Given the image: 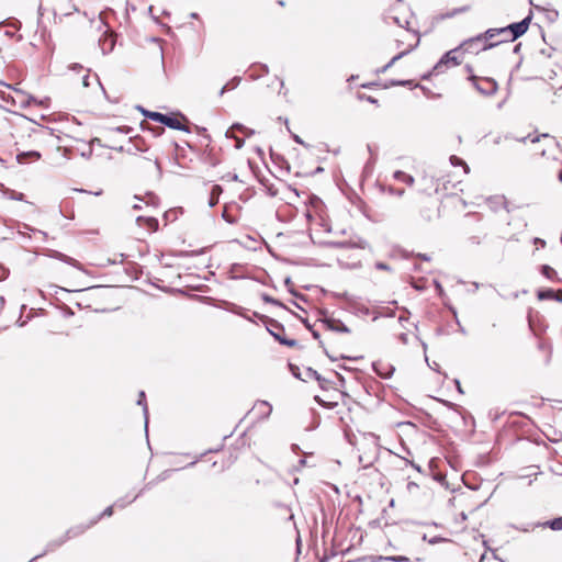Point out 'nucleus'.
Here are the masks:
<instances>
[{
  "label": "nucleus",
  "mask_w": 562,
  "mask_h": 562,
  "mask_svg": "<svg viewBox=\"0 0 562 562\" xmlns=\"http://www.w3.org/2000/svg\"><path fill=\"white\" fill-rule=\"evenodd\" d=\"M497 35H504L502 27L488 29L483 34H479L472 38L465 40L461 44V46L464 47V52H473L472 45H474V44L481 45L482 44V49L487 50V49H491L504 42V40L494 42V43L488 42L490 40H493Z\"/></svg>",
  "instance_id": "nucleus-1"
},
{
  "label": "nucleus",
  "mask_w": 562,
  "mask_h": 562,
  "mask_svg": "<svg viewBox=\"0 0 562 562\" xmlns=\"http://www.w3.org/2000/svg\"><path fill=\"white\" fill-rule=\"evenodd\" d=\"M157 123L162 124L171 130L182 131L190 133V128L184 124L188 123V117L181 112L162 113L161 115H155Z\"/></svg>",
  "instance_id": "nucleus-2"
},
{
  "label": "nucleus",
  "mask_w": 562,
  "mask_h": 562,
  "mask_svg": "<svg viewBox=\"0 0 562 562\" xmlns=\"http://www.w3.org/2000/svg\"><path fill=\"white\" fill-rule=\"evenodd\" d=\"M531 20L532 13L529 12V14L525 16L521 21L514 22L508 24L507 26L502 27L504 35H510V37L508 40L505 38L504 42H514L517 38L521 37L528 31Z\"/></svg>",
  "instance_id": "nucleus-3"
},
{
  "label": "nucleus",
  "mask_w": 562,
  "mask_h": 562,
  "mask_svg": "<svg viewBox=\"0 0 562 562\" xmlns=\"http://www.w3.org/2000/svg\"><path fill=\"white\" fill-rule=\"evenodd\" d=\"M468 79L472 82L476 91L482 95L490 97L497 92L498 83L493 78L471 75Z\"/></svg>",
  "instance_id": "nucleus-4"
},
{
  "label": "nucleus",
  "mask_w": 562,
  "mask_h": 562,
  "mask_svg": "<svg viewBox=\"0 0 562 562\" xmlns=\"http://www.w3.org/2000/svg\"><path fill=\"white\" fill-rule=\"evenodd\" d=\"M460 49L464 50V47L460 45L459 47L446 52L434 66V71L443 72L450 66H458L461 63L458 55Z\"/></svg>",
  "instance_id": "nucleus-5"
},
{
  "label": "nucleus",
  "mask_w": 562,
  "mask_h": 562,
  "mask_svg": "<svg viewBox=\"0 0 562 562\" xmlns=\"http://www.w3.org/2000/svg\"><path fill=\"white\" fill-rule=\"evenodd\" d=\"M321 314L322 317L319 318V322L325 326L327 330L339 334H349L351 331L342 321L328 315L326 310H323Z\"/></svg>",
  "instance_id": "nucleus-6"
},
{
  "label": "nucleus",
  "mask_w": 562,
  "mask_h": 562,
  "mask_svg": "<svg viewBox=\"0 0 562 562\" xmlns=\"http://www.w3.org/2000/svg\"><path fill=\"white\" fill-rule=\"evenodd\" d=\"M324 247L333 248V249H350V248H366L367 243L362 239H359L358 243L351 241V240H342V241H336V240H328L324 241L322 244Z\"/></svg>",
  "instance_id": "nucleus-7"
},
{
  "label": "nucleus",
  "mask_w": 562,
  "mask_h": 562,
  "mask_svg": "<svg viewBox=\"0 0 562 562\" xmlns=\"http://www.w3.org/2000/svg\"><path fill=\"white\" fill-rule=\"evenodd\" d=\"M372 369L374 373L382 379H390L395 371V367L393 364L384 363L382 361H374L372 363Z\"/></svg>",
  "instance_id": "nucleus-8"
},
{
  "label": "nucleus",
  "mask_w": 562,
  "mask_h": 562,
  "mask_svg": "<svg viewBox=\"0 0 562 562\" xmlns=\"http://www.w3.org/2000/svg\"><path fill=\"white\" fill-rule=\"evenodd\" d=\"M67 541H68V539H66L65 535H63L61 537H59L57 539L49 540L46 543L44 551L42 553L35 555L29 562H33V561H35V560H37L40 558H43V557H45L49 552H54L55 550H57L59 547H61Z\"/></svg>",
  "instance_id": "nucleus-9"
},
{
  "label": "nucleus",
  "mask_w": 562,
  "mask_h": 562,
  "mask_svg": "<svg viewBox=\"0 0 562 562\" xmlns=\"http://www.w3.org/2000/svg\"><path fill=\"white\" fill-rule=\"evenodd\" d=\"M254 316L259 318L266 325V328L269 334H270V330H272V328H278L279 330H282V333L285 330L284 325L274 318H271V317L260 314L258 312H254Z\"/></svg>",
  "instance_id": "nucleus-10"
},
{
  "label": "nucleus",
  "mask_w": 562,
  "mask_h": 562,
  "mask_svg": "<svg viewBox=\"0 0 562 562\" xmlns=\"http://www.w3.org/2000/svg\"><path fill=\"white\" fill-rule=\"evenodd\" d=\"M99 46L103 55L110 54L115 46V40L113 35L105 32L99 40Z\"/></svg>",
  "instance_id": "nucleus-11"
},
{
  "label": "nucleus",
  "mask_w": 562,
  "mask_h": 562,
  "mask_svg": "<svg viewBox=\"0 0 562 562\" xmlns=\"http://www.w3.org/2000/svg\"><path fill=\"white\" fill-rule=\"evenodd\" d=\"M49 256L52 258H54V259H57V260L63 261V262H65V263H67L69 266H72V267H75V268H77L79 270H82V266H81V263L78 260H76L75 258L69 257V256H67V255H65V254H63V252H60L58 250H50V255Z\"/></svg>",
  "instance_id": "nucleus-12"
},
{
  "label": "nucleus",
  "mask_w": 562,
  "mask_h": 562,
  "mask_svg": "<svg viewBox=\"0 0 562 562\" xmlns=\"http://www.w3.org/2000/svg\"><path fill=\"white\" fill-rule=\"evenodd\" d=\"M91 527L92 526H90V521L86 525L85 524L76 525V526H72L69 529H67L64 535H65L66 539L70 540L72 538H77V537L81 536Z\"/></svg>",
  "instance_id": "nucleus-13"
},
{
  "label": "nucleus",
  "mask_w": 562,
  "mask_h": 562,
  "mask_svg": "<svg viewBox=\"0 0 562 562\" xmlns=\"http://www.w3.org/2000/svg\"><path fill=\"white\" fill-rule=\"evenodd\" d=\"M42 157L41 153L37 150H29V151H21L16 155V160L19 164H27L31 160H40Z\"/></svg>",
  "instance_id": "nucleus-14"
},
{
  "label": "nucleus",
  "mask_w": 562,
  "mask_h": 562,
  "mask_svg": "<svg viewBox=\"0 0 562 562\" xmlns=\"http://www.w3.org/2000/svg\"><path fill=\"white\" fill-rule=\"evenodd\" d=\"M418 43H419V41H417L416 45L411 46L408 49L403 50V52L398 53L397 55H395L386 65H384L382 68L378 69L376 74L386 72L396 61H398L404 56H406L409 52H412L418 45Z\"/></svg>",
  "instance_id": "nucleus-15"
},
{
  "label": "nucleus",
  "mask_w": 562,
  "mask_h": 562,
  "mask_svg": "<svg viewBox=\"0 0 562 562\" xmlns=\"http://www.w3.org/2000/svg\"><path fill=\"white\" fill-rule=\"evenodd\" d=\"M270 335L274 338L276 341H278L282 346H286L290 348H294V347L299 346V341L296 339L286 338L285 336L281 335L280 333L270 330Z\"/></svg>",
  "instance_id": "nucleus-16"
},
{
  "label": "nucleus",
  "mask_w": 562,
  "mask_h": 562,
  "mask_svg": "<svg viewBox=\"0 0 562 562\" xmlns=\"http://www.w3.org/2000/svg\"><path fill=\"white\" fill-rule=\"evenodd\" d=\"M251 70L252 72L250 75V78L252 80H257L269 72V67L266 64L258 63L251 65Z\"/></svg>",
  "instance_id": "nucleus-17"
},
{
  "label": "nucleus",
  "mask_w": 562,
  "mask_h": 562,
  "mask_svg": "<svg viewBox=\"0 0 562 562\" xmlns=\"http://www.w3.org/2000/svg\"><path fill=\"white\" fill-rule=\"evenodd\" d=\"M537 527L550 528L552 530H562V516L547 520L544 522H538Z\"/></svg>",
  "instance_id": "nucleus-18"
},
{
  "label": "nucleus",
  "mask_w": 562,
  "mask_h": 562,
  "mask_svg": "<svg viewBox=\"0 0 562 562\" xmlns=\"http://www.w3.org/2000/svg\"><path fill=\"white\" fill-rule=\"evenodd\" d=\"M137 405L143 407V414L145 418V431L148 429V407L146 403V395L144 391H140L138 394Z\"/></svg>",
  "instance_id": "nucleus-19"
},
{
  "label": "nucleus",
  "mask_w": 562,
  "mask_h": 562,
  "mask_svg": "<svg viewBox=\"0 0 562 562\" xmlns=\"http://www.w3.org/2000/svg\"><path fill=\"white\" fill-rule=\"evenodd\" d=\"M223 189L221 186L215 184L211 189L210 199H209V206L214 207L220 200V195L222 193Z\"/></svg>",
  "instance_id": "nucleus-20"
},
{
  "label": "nucleus",
  "mask_w": 562,
  "mask_h": 562,
  "mask_svg": "<svg viewBox=\"0 0 562 562\" xmlns=\"http://www.w3.org/2000/svg\"><path fill=\"white\" fill-rule=\"evenodd\" d=\"M490 207L496 212L499 207H507V201L504 196H493L488 199Z\"/></svg>",
  "instance_id": "nucleus-21"
},
{
  "label": "nucleus",
  "mask_w": 562,
  "mask_h": 562,
  "mask_svg": "<svg viewBox=\"0 0 562 562\" xmlns=\"http://www.w3.org/2000/svg\"><path fill=\"white\" fill-rule=\"evenodd\" d=\"M240 81H241L240 77H238V76L233 77L226 85H224L222 87L218 94L223 95L226 91L236 89L239 86Z\"/></svg>",
  "instance_id": "nucleus-22"
},
{
  "label": "nucleus",
  "mask_w": 562,
  "mask_h": 562,
  "mask_svg": "<svg viewBox=\"0 0 562 562\" xmlns=\"http://www.w3.org/2000/svg\"><path fill=\"white\" fill-rule=\"evenodd\" d=\"M394 178L396 180L403 181L404 183H406L408 186L414 184V181H415L413 176H411L402 170H396L394 172Z\"/></svg>",
  "instance_id": "nucleus-23"
},
{
  "label": "nucleus",
  "mask_w": 562,
  "mask_h": 562,
  "mask_svg": "<svg viewBox=\"0 0 562 562\" xmlns=\"http://www.w3.org/2000/svg\"><path fill=\"white\" fill-rule=\"evenodd\" d=\"M554 290L553 289H550V288H544V289H539L537 291V297L538 300L540 301H543V300H553L554 297Z\"/></svg>",
  "instance_id": "nucleus-24"
},
{
  "label": "nucleus",
  "mask_w": 562,
  "mask_h": 562,
  "mask_svg": "<svg viewBox=\"0 0 562 562\" xmlns=\"http://www.w3.org/2000/svg\"><path fill=\"white\" fill-rule=\"evenodd\" d=\"M261 300L265 303H267V304H272V305H276V306H279V307H282L284 310L290 311L280 300L269 295L268 293H262L261 294Z\"/></svg>",
  "instance_id": "nucleus-25"
},
{
  "label": "nucleus",
  "mask_w": 562,
  "mask_h": 562,
  "mask_svg": "<svg viewBox=\"0 0 562 562\" xmlns=\"http://www.w3.org/2000/svg\"><path fill=\"white\" fill-rule=\"evenodd\" d=\"M113 507H114V505H111V506H108L106 508H104V510L100 515H98L97 517H94L90 520V526L97 525L99 522V520L104 517H111L114 513Z\"/></svg>",
  "instance_id": "nucleus-26"
},
{
  "label": "nucleus",
  "mask_w": 562,
  "mask_h": 562,
  "mask_svg": "<svg viewBox=\"0 0 562 562\" xmlns=\"http://www.w3.org/2000/svg\"><path fill=\"white\" fill-rule=\"evenodd\" d=\"M136 222L138 225H142L143 222H145L147 224V226L150 228V229H156L157 226H158V221L157 218L155 217H146V216H138L136 218Z\"/></svg>",
  "instance_id": "nucleus-27"
},
{
  "label": "nucleus",
  "mask_w": 562,
  "mask_h": 562,
  "mask_svg": "<svg viewBox=\"0 0 562 562\" xmlns=\"http://www.w3.org/2000/svg\"><path fill=\"white\" fill-rule=\"evenodd\" d=\"M540 271L541 274L549 280H554L557 278V271L549 265H542Z\"/></svg>",
  "instance_id": "nucleus-28"
},
{
  "label": "nucleus",
  "mask_w": 562,
  "mask_h": 562,
  "mask_svg": "<svg viewBox=\"0 0 562 562\" xmlns=\"http://www.w3.org/2000/svg\"><path fill=\"white\" fill-rule=\"evenodd\" d=\"M313 338L318 340V344H319V347L323 348L325 355L331 360V361H336L338 358H334L333 356L329 355V352L327 351L326 347L324 346V342L323 340L321 339V334L319 331L315 330L314 328H312V330H310Z\"/></svg>",
  "instance_id": "nucleus-29"
},
{
  "label": "nucleus",
  "mask_w": 562,
  "mask_h": 562,
  "mask_svg": "<svg viewBox=\"0 0 562 562\" xmlns=\"http://www.w3.org/2000/svg\"><path fill=\"white\" fill-rule=\"evenodd\" d=\"M136 109L146 117V119H149L154 122H157V119L155 117V115H161L162 113L161 112H157V111H149L145 108H143L142 105H137Z\"/></svg>",
  "instance_id": "nucleus-30"
},
{
  "label": "nucleus",
  "mask_w": 562,
  "mask_h": 562,
  "mask_svg": "<svg viewBox=\"0 0 562 562\" xmlns=\"http://www.w3.org/2000/svg\"><path fill=\"white\" fill-rule=\"evenodd\" d=\"M135 199L140 200V201H145L146 204H148V205H157V203H158V198L153 192H147L145 194V198H139V196L135 195Z\"/></svg>",
  "instance_id": "nucleus-31"
},
{
  "label": "nucleus",
  "mask_w": 562,
  "mask_h": 562,
  "mask_svg": "<svg viewBox=\"0 0 562 562\" xmlns=\"http://www.w3.org/2000/svg\"><path fill=\"white\" fill-rule=\"evenodd\" d=\"M0 26H8V27H12L14 30H20L22 26V23L18 19L9 18V19L4 20L3 22H1Z\"/></svg>",
  "instance_id": "nucleus-32"
},
{
  "label": "nucleus",
  "mask_w": 562,
  "mask_h": 562,
  "mask_svg": "<svg viewBox=\"0 0 562 562\" xmlns=\"http://www.w3.org/2000/svg\"><path fill=\"white\" fill-rule=\"evenodd\" d=\"M284 123H285V125H289V120H288V119H284ZM286 128H288V131L291 133V137H292V139H293L296 144L302 145V146H303V147H305V148H310V147H311V145H310V144H307V143H305V142H304V140H303V139H302L297 134L292 133V132L290 131L289 126H286Z\"/></svg>",
  "instance_id": "nucleus-33"
},
{
  "label": "nucleus",
  "mask_w": 562,
  "mask_h": 562,
  "mask_svg": "<svg viewBox=\"0 0 562 562\" xmlns=\"http://www.w3.org/2000/svg\"><path fill=\"white\" fill-rule=\"evenodd\" d=\"M311 379H319V373L314 370L313 368L308 367L305 369L304 371V376H303V381L306 382L307 380H311Z\"/></svg>",
  "instance_id": "nucleus-34"
},
{
  "label": "nucleus",
  "mask_w": 562,
  "mask_h": 562,
  "mask_svg": "<svg viewBox=\"0 0 562 562\" xmlns=\"http://www.w3.org/2000/svg\"><path fill=\"white\" fill-rule=\"evenodd\" d=\"M137 497H138V495H135L132 499H127L126 497H121V498L116 499V502L114 503V506H116L119 508H125L128 504L136 501Z\"/></svg>",
  "instance_id": "nucleus-35"
},
{
  "label": "nucleus",
  "mask_w": 562,
  "mask_h": 562,
  "mask_svg": "<svg viewBox=\"0 0 562 562\" xmlns=\"http://www.w3.org/2000/svg\"><path fill=\"white\" fill-rule=\"evenodd\" d=\"M450 161H451V164H452L453 166H463V167H464V169H465V172H467V173L470 171L469 166L467 165V162H465L462 158H460V157H458V156L452 155V156L450 157Z\"/></svg>",
  "instance_id": "nucleus-36"
},
{
  "label": "nucleus",
  "mask_w": 562,
  "mask_h": 562,
  "mask_svg": "<svg viewBox=\"0 0 562 562\" xmlns=\"http://www.w3.org/2000/svg\"><path fill=\"white\" fill-rule=\"evenodd\" d=\"M380 560L391 561V562H408L409 559L405 555H390V557H380Z\"/></svg>",
  "instance_id": "nucleus-37"
},
{
  "label": "nucleus",
  "mask_w": 562,
  "mask_h": 562,
  "mask_svg": "<svg viewBox=\"0 0 562 562\" xmlns=\"http://www.w3.org/2000/svg\"><path fill=\"white\" fill-rule=\"evenodd\" d=\"M548 134H542V135H536V136H532V135H527L525 137H521V138H516V140L518 142H521V143H526V142H531V143H538L540 140V137H547Z\"/></svg>",
  "instance_id": "nucleus-38"
},
{
  "label": "nucleus",
  "mask_w": 562,
  "mask_h": 562,
  "mask_svg": "<svg viewBox=\"0 0 562 562\" xmlns=\"http://www.w3.org/2000/svg\"><path fill=\"white\" fill-rule=\"evenodd\" d=\"M289 370L295 379L303 381V375L301 373L300 368L296 364L290 362Z\"/></svg>",
  "instance_id": "nucleus-39"
},
{
  "label": "nucleus",
  "mask_w": 562,
  "mask_h": 562,
  "mask_svg": "<svg viewBox=\"0 0 562 562\" xmlns=\"http://www.w3.org/2000/svg\"><path fill=\"white\" fill-rule=\"evenodd\" d=\"M140 127L142 130H150L155 136H159L165 132L162 127H151L147 122H142Z\"/></svg>",
  "instance_id": "nucleus-40"
},
{
  "label": "nucleus",
  "mask_w": 562,
  "mask_h": 562,
  "mask_svg": "<svg viewBox=\"0 0 562 562\" xmlns=\"http://www.w3.org/2000/svg\"><path fill=\"white\" fill-rule=\"evenodd\" d=\"M227 310L234 314L241 316V317L246 316V314L244 313L245 308L241 306H238L236 304L229 303V307H227Z\"/></svg>",
  "instance_id": "nucleus-41"
},
{
  "label": "nucleus",
  "mask_w": 562,
  "mask_h": 562,
  "mask_svg": "<svg viewBox=\"0 0 562 562\" xmlns=\"http://www.w3.org/2000/svg\"><path fill=\"white\" fill-rule=\"evenodd\" d=\"M231 128L238 130V131L245 133L247 136L252 135L255 133V131L247 128L241 123H234Z\"/></svg>",
  "instance_id": "nucleus-42"
},
{
  "label": "nucleus",
  "mask_w": 562,
  "mask_h": 562,
  "mask_svg": "<svg viewBox=\"0 0 562 562\" xmlns=\"http://www.w3.org/2000/svg\"><path fill=\"white\" fill-rule=\"evenodd\" d=\"M367 148H368V151L370 153L371 157L364 166V171H368L371 168V166L375 162V156L373 155L372 146L368 145Z\"/></svg>",
  "instance_id": "nucleus-43"
},
{
  "label": "nucleus",
  "mask_w": 562,
  "mask_h": 562,
  "mask_svg": "<svg viewBox=\"0 0 562 562\" xmlns=\"http://www.w3.org/2000/svg\"><path fill=\"white\" fill-rule=\"evenodd\" d=\"M284 284L289 288V292H290L291 294H293V295H294V296H296V297L304 299V295H302V294H297V293H296V292L291 288V285H292V280H291V278H290V277H286V278H285V280H284Z\"/></svg>",
  "instance_id": "nucleus-44"
},
{
  "label": "nucleus",
  "mask_w": 562,
  "mask_h": 562,
  "mask_svg": "<svg viewBox=\"0 0 562 562\" xmlns=\"http://www.w3.org/2000/svg\"><path fill=\"white\" fill-rule=\"evenodd\" d=\"M470 9L469 5H463V7H460V8H457V9H453L450 13L447 14L448 18H452L459 13H463V12H467L468 10Z\"/></svg>",
  "instance_id": "nucleus-45"
},
{
  "label": "nucleus",
  "mask_w": 562,
  "mask_h": 562,
  "mask_svg": "<svg viewBox=\"0 0 562 562\" xmlns=\"http://www.w3.org/2000/svg\"><path fill=\"white\" fill-rule=\"evenodd\" d=\"M290 312H291L295 317H297V319H299V321H300V322L305 326V328H306V329L312 330L313 326H312V324L308 322V319H307V318H304V317L300 316L299 314H296V313H294V312H292V311H290Z\"/></svg>",
  "instance_id": "nucleus-46"
},
{
  "label": "nucleus",
  "mask_w": 562,
  "mask_h": 562,
  "mask_svg": "<svg viewBox=\"0 0 562 562\" xmlns=\"http://www.w3.org/2000/svg\"><path fill=\"white\" fill-rule=\"evenodd\" d=\"M110 131L111 132H119V133H122V134H130L133 131V128L131 126L124 125V126H117L115 128H111Z\"/></svg>",
  "instance_id": "nucleus-47"
},
{
  "label": "nucleus",
  "mask_w": 562,
  "mask_h": 562,
  "mask_svg": "<svg viewBox=\"0 0 562 562\" xmlns=\"http://www.w3.org/2000/svg\"><path fill=\"white\" fill-rule=\"evenodd\" d=\"M316 381L318 382V385L322 390L328 389L329 380L325 379L319 374V379H316Z\"/></svg>",
  "instance_id": "nucleus-48"
},
{
  "label": "nucleus",
  "mask_w": 562,
  "mask_h": 562,
  "mask_svg": "<svg viewBox=\"0 0 562 562\" xmlns=\"http://www.w3.org/2000/svg\"><path fill=\"white\" fill-rule=\"evenodd\" d=\"M449 310H450V312L454 315L456 322H457V324L459 325V330H460V333H462V334H464V335H465V334H467V331H465L464 327H462V326H461V324H460V322H459V319H458L457 310H456L453 306H450V307H449Z\"/></svg>",
  "instance_id": "nucleus-49"
},
{
  "label": "nucleus",
  "mask_w": 562,
  "mask_h": 562,
  "mask_svg": "<svg viewBox=\"0 0 562 562\" xmlns=\"http://www.w3.org/2000/svg\"><path fill=\"white\" fill-rule=\"evenodd\" d=\"M446 541H448V539H446V538H443L441 536H435V537H432V538H430L428 540V543L429 544H437V543H441V542H446Z\"/></svg>",
  "instance_id": "nucleus-50"
},
{
  "label": "nucleus",
  "mask_w": 562,
  "mask_h": 562,
  "mask_svg": "<svg viewBox=\"0 0 562 562\" xmlns=\"http://www.w3.org/2000/svg\"><path fill=\"white\" fill-rule=\"evenodd\" d=\"M305 465H306V459L301 458L297 461V464L292 468L291 472H297V471H300Z\"/></svg>",
  "instance_id": "nucleus-51"
},
{
  "label": "nucleus",
  "mask_w": 562,
  "mask_h": 562,
  "mask_svg": "<svg viewBox=\"0 0 562 562\" xmlns=\"http://www.w3.org/2000/svg\"><path fill=\"white\" fill-rule=\"evenodd\" d=\"M375 269L384 270V271H391L392 270V268L387 263L382 262V261L375 262Z\"/></svg>",
  "instance_id": "nucleus-52"
},
{
  "label": "nucleus",
  "mask_w": 562,
  "mask_h": 562,
  "mask_svg": "<svg viewBox=\"0 0 562 562\" xmlns=\"http://www.w3.org/2000/svg\"><path fill=\"white\" fill-rule=\"evenodd\" d=\"M398 87H411V88H414V83H413V80H407V79H398Z\"/></svg>",
  "instance_id": "nucleus-53"
},
{
  "label": "nucleus",
  "mask_w": 562,
  "mask_h": 562,
  "mask_svg": "<svg viewBox=\"0 0 562 562\" xmlns=\"http://www.w3.org/2000/svg\"><path fill=\"white\" fill-rule=\"evenodd\" d=\"M24 196H25L24 193L13 191L10 199L15 200V201H23Z\"/></svg>",
  "instance_id": "nucleus-54"
},
{
  "label": "nucleus",
  "mask_w": 562,
  "mask_h": 562,
  "mask_svg": "<svg viewBox=\"0 0 562 562\" xmlns=\"http://www.w3.org/2000/svg\"><path fill=\"white\" fill-rule=\"evenodd\" d=\"M222 217L229 224L235 223V218L232 215H229L226 211H223Z\"/></svg>",
  "instance_id": "nucleus-55"
},
{
  "label": "nucleus",
  "mask_w": 562,
  "mask_h": 562,
  "mask_svg": "<svg viewBox=\"0 0 562 562\" xmlns=\"http://www.w3.org/2000/svg\"><path fill=\"white\" fill-rule=\"evenodd\" d=\"M440 403H442L445 406H447L448 408L450 409H457L458 408V405L452 403V402H449V401H446V400H438Z\"/></svg>",
  "instance_id": "nucleus-56"
},
{
  "label": "nucleus",
  "mask_w": 562,
  "mask_h": 562,
  "mask_svg": "<svg viewBox=\"0 0 562 562\" xmlns=\"http://www.w3.org/2000/svg\"><path fill=\"white\" fill-rule=\"evenodd\" d=\"M361 99L367 100L371 104H376V105L379 104L378 99H375L374 97H371V95H366L364 94V95L361 97Z\"/></svg>",
  "instance_id": "nucleus-57"
},
{
  "label": "nucleus",
  "mask_w": 562,
  "mask_h": 562,
  "mask_svg": "<svg viewBox=\"0 0 562 562\" xmlns=\"http://www.w3.org/2000/svg\"><path fill=\"white\" fill-rule=\"evenodd\" d=\"M155 482H156V481H150V482H148V483H147V484H146V485H145L140 491H139V493L137 494V495H138V497H139V496H140V495H142L146 490H150V488L154 486Z\"/></svg>",
  "instance_id": "nucleus-58"
},
{
  "label": "nucleus",
  "mask_w": 562,
  "mask_h": 562,
  "mask_svg": "<svg viewBox=\"0 0 562 562\" xmlns=\"http://www.w3.org/2000/svg\"><path fill=\"white\" fill-rule=\"evenodd\" d=\"M92 147L88 146V149L81 153V157L89 159L92 156Z\"/></svg>",
  "instance_id": "nucleus-59"
},
{
  "label": "nucleus",
  "mask_w": 562,
  "mask_h": 562,
  "mask_svg": "<svg viewBox=\"0 0 562 562\" xmlns=\"http://www.w3.org/2000/svg\"><path fill=\"white\" fill-rule=\"evenodd\" d=\"M439 74L440 72H435L434 68H432L430 71H428V72H426V74H424L422 76V80H428L431 76H436V75H439Z\"/></svg>",
  "instance_id": "nucleus-60"
},
{
  "label": "nucleus",
  "mask_w": 562,
  "mask_h": 562,
  "mask_svg": "<svg viewBox=\"0 0 562 562\" xmlns=\"http://www.w3.org/2000/svg\"><path fill=\"white\" fill-rule=\"evenodd\" d=\"M9 274V270L0 266V281L4 280Z\"/></svg>",
  "instance_id": "nucleus-61"
},
{
  "label": "nucleus",
  "mask_w": 562,
  "mask_h": 562,
  "mask_svg": "<svg viewBox=\"0 0 562 562\" xmlns=\"http://www.w3.org/2000/svg\"><path fill=\"white\" fill-rule=\"evenodd\" d=\"M36 99L33 95H27V99L25 101H22L23 105H30L31 103H36Z\"/></svg>",
  "instance_id": "nucleus-62"
},
{
  "label": "nucleus",
  "mask_w": 562,
  "mask_h": 562,
  "mask_svg": "<svg viewBox=\"0 0 562 562\" xmlns=\"http://www.w3.org/2000/svg\"><path fill=\"white\" fill-rule=\"evenodd\" d=\"M434 283H435L436 290L438 291V294H439L440 296H441V295H443V293H445V292H443V288H442V285L440 284V282H439V281H437V280H435V281H434Z\"/></svg>",
  "instance_id": "nucleus-63"
},
{
  "label": "nucleus",
  "mask_w": 562,
  "mask_h": 562,
  "mask_svg": "<svg viewBox=\"0 0 562 562\" xmlns=\"http://www.w3.org/2000/svg\"><path fill=\"white\" fill-rule=\"evenodd\" d=\"M554 301L557 302H562V290H559V291H555L554 292V297H553Z\"/></svg>",
  "instance_id": "nucleus-64"
}]
</instances>
